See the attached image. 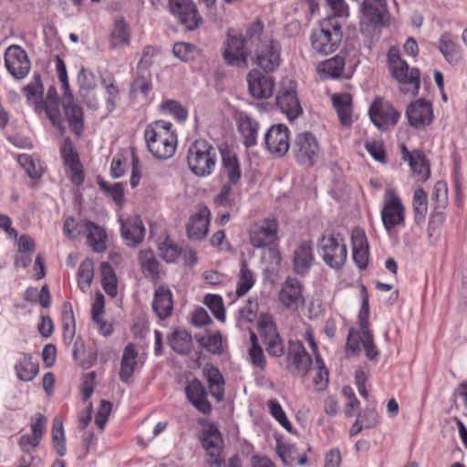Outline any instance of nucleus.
Here are the masks:
<instances>
[{
    "instance_id": "obj_1",
    "label": "nucleus",
    "mask_w": 467,
    "mask_h": 467,
    "mask_svg": "<svg viewBox=\"0 0 467 467\" xmlns=\"http://www.w3.org/2000/svg\"><path fill=\"white\" fill-rule=\"evenodd\" d=\"M148 150L158 160L171 158L177 148L178 137L172 124L160 119L150 123L144 130Z\"/></svg>"
},
{
    "instance_id": "obj_2",
    "label": "nucleus",
    "mask_w": 467,
    "mask_h": 467,
    "mask_svg": "<svg viewBox=\"0 0 467 467\" xmlns=\"http://www.w3.org/2000/svg\"><path fill=\"white\" fill-rule=\"evenodd\" d=\"M264 26L257 21L251 24L246 29L244 37L229 36L227 47L223 53L226 62L234 67H246L247 57L253 47H260L266 38H263Z\"/></svg>"
},
{
    "instance_id": "obj_3",
    "label": "nucleus",
    "mask_w": 467,
    "mask_h": 467,
    "mask_svg": "<svg viewBox=\"0 0 467 467\" xmlns=\"http://www.w3.org/2000/svg\"><path fill=\"white\" fill-rule=\"evenodd\" d=\"M342 37L340 24L332 18L326 19L312 32L311 46L316 52L328 55L338 47Z\"/></svg>"
},
{
    "instance_id": "obj_4",
    "label": "nucleus",
    "mask_w": 467,
    "mask_h": 467,
    "mask_svg": "<svg viewBox=\"0 0 467 467\" xmlns=\"http://www.w3.org/2000/svg\"><path fill=\"white\" fill-rule=\"evenodd\" d=\"M223 441L214 424L206 423V465L208 467H242L240 457L235 454L226 462Z\"/></svg>"
},
{
    "instance_id": "obj_5",
    "label": "nucleus",
    "mask_w": 467,
    "mask_h": 467,
    "mask_svg": "<svg viewBox=\"0 0 467 467\" xmlns=\"http://www.w3.org/2000/svg\"><path fill=\"white\" fill-rule=\"evenodd\" d=\"M389 67L395 79L400 84H409L412 86V89L401 88L402 93L411 92L416 96L420 89V70L416 67L410 68L407 62L400 57V49L391 47L388 52Z\"/></svg>"
},
{
    "instance_id": "obj_6",
    "label": "nucleus",
    "mask_w": 467,
    "mask_h": 467,
    "mask_svg": "<svg viewBox=\"0 0 467 467\" xmlns=\"http://www.w3.org/2000/svg\"><path fill=\"white\" fill-rule=\"evenodd\" d=\"M318 252L326 265L339 269L347 260L348 250L340 234H323L317 243Z\"/></svg>"
},
{
    "instance_id": "obj_7",
    "label": "nucleus",
    "mask_w": 467,
    "mask_h": 467,
    "mask_svg": "<svg viewBox=\"0 0 467 467\" xmlns=\"http://www.w3.org/2000/svg\"><path fill=\"white\" fill-rule=\"evenodd\" d=\"M291 150L299 164L313 166L318 160L320 147L313 133L304 131L296 135L291 144Z\"/></svg>"
},
{
    "instance_id": "obj_8",
    "label": "nucleus",
    "mask_w": 467,
    "mask_h": 467,
    "mask_svg": "<svg viewBox=\"0 0 467 467\" xmlns=\"http://www.w3.org/2000/svg\"><path fill=\"white\" fill-rule=\"evenodd\" d=\"M361 308L358 314L360 336L358 337L362 343L367 358L369 360H376L379 356V350L375 345L373 334L369 329L368 295L365 285L361 286Z\"/></svg>"
},
{
    "instance_id": "obj_9",
    "label": "nucleus",
    "mask_w": 467,
    "mask_h": 467,
    "mask_svg": "<svg viewBox=\"0 0 467 467\" xmlns=\"http://www.w3.org/2000/svg\"><path fill=\"white\" fill-rule=\"evenodd\" d=\"M257 326L267 353L272 357L279 358L285 353L283 340L277 332L273 317L268 314H262L257 321Z\"/></svg>"
},
{
    "instance_id": "obj_10",
    "label": "nucleus",
    "mask_w": 467,
    "mask_h": 467,
    "mask_svg": "<svg viewBox=\"0 0 467 467\" xmlns=\"http://www.w3.org/2000/svg\"><path fill=\"white\" fill-rule=\"evenodd\" d=\"M373 124L380 130H388L394 127L400 119V112L388 101L377 99L368 110Z\"/></svg>"
},
{
    "instance_id": "obj_11",
    "label": "nucleus",
    "mask_w": 467,
    "mask_h": 467,
    "mask_svg": "<svg viewBox=\"0 0 467 467\" xmlns=\"http://www.w3.org/2000/svg\"><path fill=\"white\" fill-rule=\"evenodd\" d=\"M5 66L8 73L16 79L25 78L31 68L26 52L21 47L12 45L5 52Z\"/></svg>"
},
{
    "instance_id": "obj_12",
    "label": "nucleus",
    "mask_w": 467,
    "mask_h": 467,
    "mask_svg": "<svg viewBox=\"0 0 467 467\" xmlns=\"http://www.w3.org/2000/svg\"><path fill=\"white\" fill-rule=\"evenodd\" d=\"M278 223L274 218H266L254 223L249 233L250 244L254 248H264L277 239Z\"/></svg>"
},
{
    "instance_id": "obj_13",
    "label": "nucleus",
    "mask_w": 467,
    "mask_h": 467,
    "mask_svg": "<svg viewBox=\"0 0 467 467\" xmlns=\"http://www.w3.org/2000/svg\"><path fill=\"white\" fill-rule=\"evenodd\" d=\"M60 155L64 165L67 168V174L74 185L83 183L85 175L80 164L78 154L74 149V144L69 138H66L60 147Z\"/></svg>"
},
{
    "instance_id": "obj_14",
    "label": "nucleus",
    "mask_w": 467,
    "mask_h": 467,
    "mask_svg": "<svg viewBox=\"0 0 467 467\" xmlns=\"http://www.w3.org/2000/svg\"><path fill=\"white\" fill-rule=\"evenodd\" d=\"M290 131L285 124L272 125L265 135L267 150L278 157L286 154L290 148Z\"/></svg>"
},
{
    "instance_id": "obj_15",
    "label": "nucleus",
    "mask_w": 467,
    "mask_h": 467,
    "mask_svg": "<svg viewBox=\"0 0 467 467\" xmlns=\"http://www.w3.org/2000/svg\"><path fill=\"white\" fill-rule=\"evenodd\" d=\"M169 7L171 14L188 30L195 29L202 22V17L191 0H169Z\"/></svg>"
},
{
    "instance_id": "obj_16",
    "label": "nucleus",
    "mask_w": 467,
    "mask_h": 467,
    "mask_svg": "<svg viewBox=\"0 0 467 467\" xmlns=\"http://www.w3.org/2000/svg\"><path fill=\"white\" fill-rule=\"evenodd\" d=\"M280 62V45L277 41L265 40L255 49V64L266 73L278 68Z\"/></svg>"
},
{
    "instance_id": "obj_17",
    "label": "nucleus",
    "mask_w": 467,
    "mask_h": 467,
    "mask_svg": "<svg viewBox=\"0 0 467 467\" xmlns=\"http://www.w3.org/2000/svg\"><path fill=\"white\" fill-rule=\"evenodd\" d=\"M248 91L256 99H265L272 97L275 90L273 77L264 74L258 69L251 70L246 77Z\"/></svg>"
},
{
    "instance_id": "obj_18",
    "label": "nucleus",
    "mask_w": 467,
    "mask_h": 467,
    "mask_svg": "<svg viewBox=\"0 0 467 467\" xmlns=\"http://www.w3.org/2000/svg\"><path fill=\"white\" fill-rule=\"evenodd\" d=\"M279 301L287 309L296 310L305 303L303 285L295 277H287L281 285Z\"/></svg>"
},
{
    "instance_id": "obj_19",
    "label": "nucleus",
    "mask_w": 467,
    "mask_h": 467,
    "mask_svg": "<svg viewBox=\"0 0 467 467\" xmlns=\"http://www.w3.org/2000/svg\"><path fill=\"white\" fill-rule=\"evenodd\" d=\"M360 10L363 17L374 26H389L390 16L386 0H363Z\"/></svg>"
},
{
    "instance_id": "obj_20",
    "label": "nucleus",
    "mask_w": 467,
    "mask_h": 467,
    "mask_svg": "<svg viewBox=\"0 0 467 467\" xmlns=\"http://www.w3.org/2000/svg\"><path fill=\"white\" fill-rule=\"evenodd\" d=\"M288 367L299 376H306L312 366V358L300 341H289L287 352Z\"/></svg>"
},
{
    "instance_id": "obj_21",
    "label": "nucleus",
    "mask_w": 467,
    "mask_h": 467,
    "mask_svg": "<svg viewBox=\"0 0 467 467\" xmlns=\"http://www.w3.org/2000/svg\"><path fill=\"white\" fill-rule=\"evenodd\" d=\"M406 115L411 127L424 128L433 120L432 105L430 101L420 99L408 106Z\"/></svg>"
},
{
    "instance_id": "obj_22",
    "label": "nucleus",
    "mask_w": 467,
    "mask_h": 467,
    "mask_svg": "<svg viewBox=\"0 0 467 467\" xmlns=\"http://www.w3.org/2000/svg\"><path fill=\"white\" fill-rule=\"evenodd\" d=\"M62 105L70 130L80 136L84 130V113L80 105L76 103L72 92L63 94Z\"/></svg>"
},
{
    "instance_id": "obj_23",
    "label": "nucleus",
    "mask_w": 467,
    "mask_h": 467,
    "mask_svg": "<svg viewBox=\"0 0 467 467\" xmlns=\"http://www.w3.org/2000/svg\"><path fill=\"white\" fill-rule=\"evenodd\" d=\"M381 219L387 231L392 230L404 222V206L398 196H391L384 201Z\"/></svg>"
},
{
    "instance_id": "obj_24",
    "label": "nucleus",
    "mask_w": 467,
    "mask_h": 467,
    "mask_svg": "<svg viewBox=\"0 0 467 467\" xmlns=\"http://www.w3.org/2000/svg\"><path fill=\"white\" fill-rule=\"evenodd\" d=\"M404 161L409 162L413 176L417 182H425L431 175V170L428 161L422 151H409L403 145L401 147Z\"/></svg>"
},
{
    "instance_id": "obj_25",
    "label": "nucleus",
    "mask_w": 467,
    "mask_h": 467,
    "mask_svg": "<svg viewBox=\"0 0 467 467\" xmlns=\"http://www.w3.org/2000/svg\"><path fill=\"white\" fill-rule=\"evenodd\" d=\"M236 125L244 146L249 149L256 145L259 122L247 113L241 112L236 118Z\"/></svg>"
},
{
    "instance_id": "obj_26",
    "label": "nucleus",
    "mask_w": 467,
    "mask_h": 467,
    "mask_svg": "<svg viewBox=\"0 0 467 467\" xmlns=\"http://www.w3.org/2000/svg\"><path fill=\"white\" fill-rule=\"evenodd\" d=\"M276 105L289 120H294L302 113L296 92L294 88L281 89L276 96Z\"/></svg>"
},
{
    "instance_id": "obj_27",
    "label": "nucleus",
    "mask_w": 467,
    "mask_h": 467,
    "mask_svg": "<svg viewBox=\"0 0 467 467\" xmlns=\"http://www.w3.org/2000/svg\"><path fill=\"white\" fill-rule=\"evenodd\" d=\"M314 262L312 244L308 241L301 242L293 252V269L299 275H305Z\"/></svg>"
},
{
    "instance_id": "obj_28",
    "label": "nucleus",
    "mask_w": 467,
    "mask_h": 467,
    "mask_svg": "<svg viewBox=\"0 0 467 467\" xmlns=\"http://www.w3.org/2000/svg\"><path fill=\"white\" fill-rule=\"evenodd\" d=\"M146 229L139 217L127 219L121 223V236L129 246L135 247L145 237Z\"/></svg>"
},
{
    "instance_id": "obj_29",
    "label": "nucleus",
    "mask_w": 467,
    "mask_h": 467,
    "mask_svg": "<svg viewBox=\"0 0 467 467\" xmlns=\"http://www.w3.org/2000/svg\"><path fill=\"white\" fill-rule=\"evenodd\" d=\"M151 307L156 316L161 320L171 317L173 310L171 291L164 286L158 287L154 293Z\"/></svg>"
},
{
    "instance_id": "obj_30",
    "label": "nucleus",
    "mask_w": 467,
    "mask_h": 467,
    "mask_svg": "<svg viewBox=\"0 0 467 467\" xmlns=\"http://www.w3.org/2000/svg\"><path fill=\"white\" fill-rule=\"evenodd\" d=\"M353 260L357 266L365 269L368 262V244L363 230L356 228L351 234Z\"/></svg>"
},
{
    "instance_id": "obj_31",
    "label": "nucleus",
    "mask_w": 467,
    "mask_h": 467,
    "mask_svg": "<svg viewBox=\"0 0 467 467\" xmlns=\"http://www.w3.org/2000/svg\"><path fill=\"white\" fill-rule=\"evenodd\" d=\"M100 84L105 89V105L109 113H111L117 107L120 100L119 88L116 84V78L114 75L104 70L99 72Z\"/></svg>"
},
{
    "instance_id": "obj_32",
    "label": "nucleus",
    "mask_w": 467,
    "mask_h": 467,
    "mask_svg": "<svg viewBox=\"0 0 467 467\" xmlns=\"http://www.w3.org/2000/svg\"><path fill=\"white\" fill-rule=\"evenodd\" d=\"M16 378L21 381H32L39 371V364L31 354L22 352L14 366Z\"/></svg>"
},
{
    "instance_id": "obj_33",
    "label": "nucleus",
    "mask_w": 467,
    "mask_h": 467,
    "mask_svg": "<svg viewBox=\"0 0 467 467\" xmlns=\"http://www.w3.org/2000/svg\"><path fill=\"white\" fill-rule=\"evenodd\" d=\"M184 394L190 402L201 413H204V385L192 375L186 378Z\"/></svg>"
},
{
    "instance_id": "obj_34",
    "label": "nucleus",
    "mask_w": 467,
    "mask_h": 467,
    "mask_svg": "<svg viewBox=\"0 0 467 467\" xmlns=\"http://www.w3.org/2000/svg\"><path fill=\"white\" fill-rule=\"evenodd\" d=\"M187 163L196 176H204V140H195L187 150Z\"/></svg>"
},
{
    "instance_id": "obj_35",
    "label": "nucleus",
    "mask_w": 467,
    "mask_h": 467,
    "mask_svg": "<svg viewBox=\"0 0 467 467\" xmlns=\"http://www.w3.org/2000/svg\"><path fill=\"white\" fill-rule=\"evenodd\" d=\"M332 102L340 123L349 127L352 123V96L348 93L334 94Z\"/></svg>"
},
{
    "instance_id": "obj_36",
    "label": "nucleus",
    "mask_w": 467,
    "mask_h": 467,
    "mask_svg": "<svg viewBox=\"0 0 467 467\" xmlns=\"http://www.w3.org/2000/svg\"><path fill=\"white\" fill-rule=\"evenodd\" d=\"M137 357L138 352L135 345L132 343L128 344L124 348L120 362L119 379L122 382L128 383L133 375L137 365Z\"/></svg>"
},
{
    "instance_id": "obj_37",
    "label": "nucleus",
    "mask_w": 467,
    "mask_h": 467,
    "mask_svg": "<svg viewBox=\"0 0 467 467\" xmlns=\"http://www.w3.org/2000/svg\"><path fill=\"white\" fill-rule=\"evenodd\" d=\"M206 383L209 393L217 402H221L224 398V379L220 370L214 367H206Z\"/></svg>"
},
{
    "instance_id": "obj_38",
    "label": "nucleus",
    "mask_w": 467,
    "mask_h": 467,
    "mask_svg": "<svg viewBox=\"0 0 467 467\" xmlns=\"http://www.w3.org/2000/svg\"><path fill=\"white\" fill-rule=\"evenodd\" d=\"M187 236L191 241H202L204 238V205L199 204L198 211L192 214L186 224Z\"/></svg>"
},
{
    "instance_id": "obj_39",
    "label": "nucleus",
    "mask_w": 467,
    "mask_h": 467,
    "mask_svg": "<svg viewBox=\"0 0 467 467\" xmlns=\"http://www.w3.org/2000/svg\"><path fill=\"white\" fill-rule=\"evenodd\" d=\"M84 232L87 233L88 244L96 253H101L106 250L107 235L104 230L92 222L84 223Z\"/></svg>"
},
{
    "instance_id": "obj_40",
    "label": "nucleus",
    "mask_w": 467,
    "mask_h": 467,
    "mask_svg": "<svg viewBox=\"0 0 467 467\" xmlns=\"http://www.w3.org/2000/svg\"><path fill=\"white\" fill-rule=\"evenodd\" d=\"M168 343L174 352L187 355L192 345V337L185 329H175L169 335Z\"/></svg>"
},
{
    "instance_id": "obj_41",
    "label": "nucleus",
    "mask_w": 467,
    "mask_h": 467,
    "mask_svg": "<svg viewBox=\"0 0 467 467\" xmlns=\"http://www.w3.org/2000/svg\"><path fill=\"white\" fill-rule=\"evenodd\" d=\"M138 261L145 276L156 280L160 276L159 262L151 250H142L139 253Z\"/></svg>"
},
{
    "instance_id": "obj_42",
    "label": "nucleus",
    "mask_w": 467,
    "mask_h": 467,
    "mask_svg": "<svg viewBox=\"0 0 467 467\" xmlns=\"http://www.w3.org/2000/svg\"><path fill=\"white\" fill-rule=\"evenodd\" d=\"M223 164L226 170L229 182L235 184L241 179V169L236 155L231 152L227 148H221Z\"/></svg>"
},
{
    "instance_id": "obj_43",
    "label": "nucleus",
    "mask_w": 467,
    "mask_h": 467,
    "mask_svg": "<svg viewBox=\"0 0 467 467\" xmlns=\"http://www.w3.org/2000/svg\"><path fill=\"white\" fill-rule=\"evenodd\" d=\"M130 42L129 26L124 19H119L115 22L110 34V47L118 48L122 46H128Z\"/></svg>"
},
{
    "instance_id": "obj_44",
    "label": "nucleus",
    "mask_w": 467,
    "mask_h": 467,
    "mask_svg": "<svg viewBox=\"0 0 467 467\" xmlns=\"http://www.w3.org/2000/svg\"><path fill=\"white\" fill-rule=\"evenodd\" d=\"M439 50L450 64H457L461 59V52L448 33H444L439 40Z\"/></svg>"
},
{
    "instance_id": "obj_45",
    "label": "nucleus",
    "mask_w": 467,
    "mask_h": 467,
    "mask_svg": "<svg viewBox=\"0 0 467 467\" xmlns=\"http://www.w3.org/2000/svg\"><path fill=\"white\" fill-rule=\"evenodd\" d=\"M344 65L343 57L336 56L321 63L318 66V72L324 78H337L341 76Z\"/></svg>"
},
{
    "instance_id": "obj_46",
    "label": "nucleus",
    "mask_w": 467,
    "mask_h": 467,
    "mask_svg": "<svg viewBox=\"0 0 467 467\" xmlns=\"http://www.w3.org/2000/svg\"><path fill=\"white\" fill-rule=\"evenodd\" d=\"M255 278L254 273L248 268L247 263H241V269L238 275L236 295L242 296L246 294L254 285Z\"/></svg>"
},
{
    "instance_id": "obj_47",
    "label": "nucleus",
    "mask_w": 467,
    "mask_h": 467,
    "mask_svg": "<svg viewBox=\"0 0 467 467\" xmlns=\"http://www.w3.org/2000/svg\"><path fill=\"white\" fill-rule=\"evenodd\" d=\"M94 276L93 262L85 258L79 265L78 271V285L82 291L89 288Z\"/></svg>"
},
{
    "instance_id": "obj_48",
    "label": "nucleus",
    "mask_w": 467,
    "mask_h": 467,
    "mask_svg": "<svg viewBox=\"0 0 467 467\" xmlns=\"http://www.w3.org/2000/svg\"><path fill=\"white\" fill-rule=\"evenodd\" d=\"M413 211L415 213V222L420 224L423 222L428 211L427 194L421 188H418L414 192Z\"/></svg>"
},
{
    "instance_id": "obj_49",
    "label": "nucleus",
    "mask_w": 467,
    "mask_h": 467,
    "mask_svg": "<svg viewBox=\"0 0 467 467\" xmlns=\"http://www.w3.org/2000/svg\"><path fill=\"white\" fill-rule=\"evenodd\" d=\"M172 53L180 60L187 62L197 57L201 54V49L193 44L178 42L173 45Z\"/></svg>"
},
{
    "instance_id": "obj_50",
    "label": "nucleus",
    "mask_w": 467,
    "mask_h": 467,
    "mask_svg": "<svg viewBox=\"0 0 467 467\" xmlns=\"http://www.w3.org/2000/svg\"><path fill=\"white\" fill-rule=\"evenodd\" d=\"M151 88V75L150 72L138 71L137 76L131 83L132 93L140 92L144 97L149 95Z\"/></svg>"
},
{
    "instance_id": "obj_51",
    "label": "nucleus",
    "mask_w": 467,
    "mask_h": 467,
    "mask_svg": "<svg viewBox=\"0 0 467 467\" xmlns=\"http://www.w3.org/2000/svg\"><path fill=\"white\" fill-rule=\"evenodd\" d=\"M267 408L271 416L279 422V424L288 432L292 431V424L287 419L285 412L276 400H269L267 401Z\"/></svg>"
},
{
    "instance_id": "obj_52",
    "label": "nucleus",
    "mask_w": 467,
    "mask_h": 467,
    "mask_svg": "<svg viewBox=\"0 0 467 467\" xmlns=\"http://www.w3.org/2000/svg\"><path fill=\"white\" fill-rule=\"evenodd\" d=\"M98 185L100 190L109 195L116 203H121L124 200V189L120 182L109 184L101 177L97 178Z\"/></svg>"
},
{
    "instance_id": "obj_53",
    "label": "nucleus",
    "mask_w": 467,
    "mask_h": 467,
    "mask_svg": "<svg viewBox=\"0 0 467 467\" xmlns=\"http://www.w3.org/2000/svg\"><path fill=\"white\" fill-rule=\"evenodd\" d=\"M206 306L211 310L218 321H225V308L222 296L218 295L206 294Z\"/></svg>"
},
{
    "instance_id": "obj_54",
    "label": "nucleus",
    "mask_w": 467,
    "mask_h": 467,
    "mask_svg": "<svg viewBox=\"0 0 467 467\" xmlns=\"http://www.w3.org/2000/svg\"><path fill=\"white\" fill-rule=\"evenodd\" d=\"M77 82L79 88L78 92L93 91L97 88V80L94 73L82 67L77 76Z\"/></svg>"
},
{
    "instance_id": "obj_55",
    "label": "nucleus",
    "mask_w": 467,
    "mask_h": 467,
    "mask_svg": "<svg viewBox=\"0 0 467 467\" xmlns=\"http://www.w3.org/2000/svg\"><path fill=\"white\" fill-rule=\"evenodd\" d=\"M161 257L167 263H173L181 255L182 248L170 239H166L159 246Z\"/></svg>"
},
{
    "instance_id": "obj_56",
    "label": "nucleus",
    "mask_w": 467,
    "mask_h": 467,
    "mask_svg": "<svg viewBox=\"0 0 467 467\" xmlns=\"http://www.w3.org/2000/svg\"><path fill=\"white\" fill-rule=\"evenodd\" d=\"M23 92L28 100L41 99L44 93V87L40 75L35 74L31 82L24 87Z\"/></svg>"
},
{
    "instance_id": "obj_57",
    "label": "nucleus",
    "mask_w": 467,
    "mask_h": 467,
    "mask_svg": "<svg viewBox=\"0 0 467 467\" xmlns=\"http://www.w3.org/2000/svg\"><path fill=\"white\" fill-rule=\"evenodd\" d=\"M161 109L171 115L177 121L182 122L187 119L186 109L175 100H166L161 104Z\"/></svg>"
},
{
    "instance_id": "obj_58",
    "label": "nucleus",
    "mask_w": 467,
    "mask_h": 467,
    "mask_svg": "<svg viewBox=\"0 0 467 467\" xmlns=\"http://www.w3.org/2000/svg\"><path fill=\"white\" fill-rule=\"evenodd\" d=\"M259 306L256 299H248L245 305L239 309V318L252 323L257 319Z\"/></svg>"
},
{
    "instance_id": "obj_59",
    "label": "nucleus",
    "mask_w": 467,
    "mask_h": 467,
    "mask_svg": "<svg viewBox=\"0 0 467 467\" xmlns=\"http://www.w3.org/2000/svg\"><path fill=\"white\" fill-rule=\"evenodd\" d=\"M158 48L153 46H147L142 51V56L138 62L137 70L150 72L149 69L153 64V57L158 53Z\"/></svg>"
},
{
    "instance_id": "obj_60",
    "label": "nucleus",
    "mask_w": 467,
    "mask_h": 467,
    "mask_svg": "<svg viewBox=\"0 0 467 467\" xmlns=\"http://www.w3.org/2000/svg\"><path fill=\"white\" fill-rule=\"evenodd\" d=\"M63 328L69 331L71 336L75 334L76 320L74 317L73 307L70 302H64L62 313Z\"/></svg>"
},
{
    "instance_id": "obj_61",
    "label": "nucleus",
    "mask_w": 467,
    "mask_h": 467,
    "mask_svg": "<svg viewBox=\"0 0 467 467\" xmlns=\"http://www.w3.org/2000/svg\"><path fill=\"white\" fill-rule=\"evenodd\" d=\"M17 161L31 179H38L41 177L40 171L36 168L34 161L28 154L18 155Z\"/></svg>"
},
{
    "instance_id": "obj_62",
    "label": "nucleus",
    "mask_w": 467,
    "mask_h": 467,
    "mask_svg": "<svg viewBox=\"0 0 467 467\" xmlns=\"http://www.w3.org/2000/svg\"><path fill=\"white\" fill-rule=\"evenodd\" d=\"M45 113L53 126H61V115L58 99L47 101Z\"/></svg>"
},
{
    "instance_id": "obj_63",
    "label": "nucleus",
    "mask_w": 467,
    "mask_h": 467,
    "mask_svg": "<svg viewBox=\"0 0 467 467\" xmlns=\"http://www.w3.org/2000/svg\"><path fill=\"white\" fill-rule=\"evenodd\" d=\"M63 231L67 237L74 239L84 232V223H76L73 217H67L64 223Z\"/></svg>"
},
{
    "instance_id": "obj_64",
    "label": "nucleus",
    "mask_w": 467,
    "mask_h": 467,
    "mask_svg": "<svg viewBox=\"0 0 467 467\" xmlns=\"http://www.w3.org/2000/svg\"><path fill=\"white\" fill-rule=\"evenodd\" d=\"M248 355L254 367L262 370L265 369L266 366V359L261 346H250Z\"/></svg>"
}]
</instances>
